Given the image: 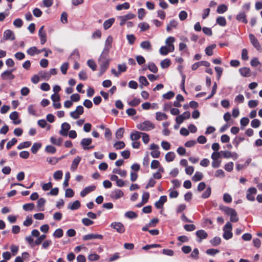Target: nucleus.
<instances>
[{
    "label": "nucleus",
    "mask_w": 262,
    "mask_h": 262,
    "mask_svg": "<svg viewBox=\"0 0 262 262\" xmlns=\"http://www.w3.org/2000/svg\"><path fill=\"white\" fill-rule=\"evenodd\" d=\"M41 144L40 143H35L31 147V151L33 154H36L37 151L41 148Z\"/></svg>",
    "instance_id": "obj_44"
},
{
    "label": "nucleus",
    "mask_w": 262,
    "mask_h": 262,
    "mask_svg": "<svg viewBox=\"0 0 262 262\" xmlns=\"http://www.w3.org/2000/svg\"><path fill=\"white\" fill-rule=\"evenodd\" d=\"M244 97L242 94H238L234 99V101L237 103H242L244 101Z\"/></svg>",
    "instance_id": "obj_59"
},
{
    "label": "nucleus",
    "mask_w": 262,
    "mask_h": 262,
    "mask_svg": "<svg viewBox=\"0 0 262 262\" xmlns=\"http://www.w3.org/2000/svg\"><path fill=\"white\" fill-rule=\"evenodd\" d=\"M45 49H43L42 50H39L35 47H32L30 48L27 50V53L31 56H33L35 54H38L40 53L42 51H45Z\"/></svg>",
    "instance_id": "obj_21"
},
{
    "label": "nucleus",
    "mask_w": 262,
    "mask_h": 262,
    "mask_svg": "<svg viewBox=\"0 0 262 262\" xmlns=\"http://www.w3.org/2000/svg\"><path fill=\"white\" fill-rule=\"evenodd\" d=\"M216 23L221 26L224 27L226 25V20L224 17L219 16L216 18Z\"/></svg>",
    "instance_id": "obj_43"
},
{
    "label": "nucleus",
    "mask_w": 262,
    "mask_h": 262,
    "mask_svg": "<svg viewBox=\"0 0 262 262\" xmlns=\"http://www.w3.org/2000/svg\"><path fill=\"white\" fill-rule=\"evenodd\" d=\"M260 125V121L257 119H254L251 122V126L253 128H257Z\"/></svg>",
    "instance_id": "obj_57"
},
{
    "label": "nucleus",
    "mask_w": 262,
    "mask_h": 262,
    "mask_svg": "<svg viewBox=\"0 0 262 262\" xmlns=\"http://www.w3.org/2000/svg\"><path fill=\"white\" fill-rule=\"evenodd\" d=\"M142 133L138 131L133 132L130 135L131 140L137 141L141 137Z\"/></svg>",
    "instance_id": "obj_26"
},
{
    "label": "nucleus",
    "mask_w": 262,
    "mask_h": 262,
    "mask_svg": "<svg viewBox=\"0 0 262 262\" xmlns=\"http://www.w3.org/2000/svg\"><path fill=\"white\" fill-rule=\"evenodd\" d=\"M80 207V202L78 201H74L72 204H69L68 208L71 210H76Z\"/></svg>",
    "instance_id": "obj_32"
},
{
    "label": "nucleus",
    "mask_w": 262,
    "mask_h": 262,
    "mask_svg": "<svg viewBox=\"0 0 262 262\" xmlns=\"http://www.w3.org/2000/svg\"><path fill=\"white\" fill-rule=\"evenodd\" d=\"M61 141L62 140H61V138L56 139L54 137H52L50 138L51 142L52 144H54L56 145H60L61 144Z\"/></svg>",
    "instance_id": "obj_54"
},
{
    "label": "nucleus",
    "mask_w": 262,
    "mask_h": 262,
    "mask_svg": "<svg viewBox=\"0 0 262 262\" xmlns=\"http://www.w3.org/2000/svg\"><path fill=\"white\" fill-rule=\"evenodd\" d=\"M111 227L119 233H123L125 231V227L121 222H113L111 224Z\"/></svg>",
    "instance_id": "obj_7"
},
{
    "label": "nucleus",
    "mask_w": 262,
    "mask_h": 262,
    "mask_svg": "<svg viewBox=\"0 0 262 262\" xmlns=\"http://www.w3.org/2000/svg\"><path fill=\"white\" fill-rule=\"evenodd\" d=\"M81 115H82V106L81 105L78 106L75 111L70 113L71 117L74 119L79 118Z\"/></svg>",
    "instance_id": "obj_17"
},
{
    "label": "nucleus",
    "mask_w": 262,
    "mask_h": 262,
    "mask_svg": "<svg viewBox=\"0 0 262 262\" xmlns=\"http://www.w3.org/2000/svg\"><path fill=\"white\" fill-rule=\"evenodd\" d=\"M140 103V100L139 99L135 98L133 100L129 101L128 104L131 106H136Z\"/></svg>",
    "instance_id": "obj_61"
},
{
    "label": "nucleus",
    "mask_w": 262,
    "mask_h": 262,
    "mask_svg": "<svg viewBox=\"0 0 262 262\" xmlns=\"http://www.w3.org/2000/svg\"><path fill=\"white\" fill-rule=\"evenodd\" d=\"M80 161L81 157L79 156L77 157L73 160L71 167V170L74 171L76 169L77 166L78 165Z\"/></svg>",
    "instance_id": "obj_25"
},
{
    "label": "nucleus",
    "mask_w": 262,
    "mask_h": 262,
    "mask_svg": "<svg viewBox=\"0 0 262 262\" xmlns=\"http://www.w3.org/2000/svg\"><path fill=\"white\" fill-rule=\"evenodd\" d=\"M160 64L162 69H166L170 65V60L168 58L165 59L161 61Z\"/></svg>",
    "instance_id": "obj_45"
},
{
    "label": "nucleus",
    "mask_w": 262,
    "mask_h": 262,
    "mask_svg": "<svg viewBox=\"0 0 262 262\" xmlns=\"http://www.w3.org/2000/svg\"><path fill=\"white\" fill-rule=\"evenodd\" d=\"M127 39L128 41V43L130 45L134 44L135 41L136 40V37L133 34H129L126 36Z\"/></svg>",
    "instance_id": "obj_63"
},
{
    "label": "nucleus",
    "mask_w": 262,
    "mask_h": 262,
    "mask_svg": "<svg viewBox=\"0 0 262 262\" xmlns=\"http://www.w3.org/2000/svg\"><path fill=\"white\" fill-rule=\"evenodd\" d=\"M140 47L147 51H151L152 50L151 43L148 40L141 42L140 43Z\"/></svg>",
    "instance_id": "obj_23"
},
{
    "label": "nucleus",
    "mask_w": 262,
    "mask_h": 262,
    "mask_svg": "<svg viewBox=\"0 0 262 262\" xmlns=\"http://www.w3.org/2000/svg\"><path fill=\"white\" fill-rule=\"evenodd\" d=\"M249 39L251 43L256 49L257 50H258L259 52H262V48L257 38L253 34H250L249 35Z\"/></svg>",
    "instance_id": "obj_8"
},
{
    "label": "nucleus",
    "mask_w": 262,
    "mask_h": 262,
    "mask_svg": "<svg viewBox=\"0 0 262 262\" xmlns=\"http://www.w3.org/2000/svg\"><path fill=\"white\" fill-rule=\"evenodd\" d=\"M159 146L152 143L150 145V149L151 150L150 155L154 158H158L160 156V151L159 150Z\"/></svg>",
    "instance_id": "obj_5"
},
{
    "label": "nucleus",
    "mask_w": 262,
    "mask_h": 262,
    "mask_svg": "<svg viewBox=\"0 0 262 262\" xmlns=\"http://www.w3.org/2000/svg\"><path fill=\"white\" fill-rule=\"evenodd\" d=\"M38 35L40 38L47 37L46 33L44 31V26H42L38 31Z\"/></svg>",
    "instance_id": "obj_60"
},
{
    "label": "nucleus",
    "mask_w": 262,
    "mask_h": 262,
    "mask_svg": "<svg viewBox=\"0 0 262 262\" xmlns=\"http://www.w3.org/2000/svg\"><path fill=\"white\" fill-rule=\"evenodd\" d=\"M135 17V15L132 13H129L126 15L120 16L118 18L120 20V25L123 26L127 20L132 19Z\"/></svg>",
    "instance_id": "obj_9"
},
{
    "label": "nucleus",
    "mask_w": 262,
    "mask_h": 262,
    "mask_svg": "<svg viewBox=\"0 0 262 262\" xmlns=\"http://www.w3.org/2000/svg\"><path fill=\"white\" fill-rule=\"evenodd\" d=\"M63 235V231L61 229H56L53 233V236L56 237H61Z\"/></svg>",
    "instance_id": "obj_64"
},
{
    "label": "nucleus",
    "mask_w": 262,
    "mask_h": 262,
    "mask_svg": "<svg viewBox=\"0 0 262 262\" xmlns=\"http://www.w3.org/2000/svg\"><path fill=\"white\" fill-rule=\"evenodd\" d=\"M46 238V235L45 234H42L40 236L39 235L37 237V238L35 240L34 243L36 245H40L42 242Z\"/></svg>",
    "instance_id": "obj_55"
},
{
    "label": "nucleus",
    "mask_w": 262,
    "mask_h": 262,
    "mask_svg": "<svg viewBox=\"0 0 262 262\" xmlns=\"http://www.w3.org/2000/svg\"><path fill=\"white\" fill-rule=\"evenodd\" d=\"M96 186L92 185L85 187L83 189V197L96 189Z\"/></svg>",
    "instance_id": "obj_29"
},
{
    "label": "nucleus",
    "mask_w": 262,
    "mask_h": 262,
    "mask_svg": "<svg viewBox=\"0 0 262 262\" xmlns=\"http://www.w3.org/2000/svg\"><path fill=\"white\" fill-rule=\"evenodd\" d=\"M136 127L140 130L148 132L154 129L155 127V125L151 122L147 120L138 123Z\"/></svg>",
    "instance_id": "obj_2"
},
{
    "label": "nucleus",
    "mask_w": 262,
    "mask_h": 262,
    "mask_svg": "<svg viewBox=\"0 0 262 262\" xmlns=\"http://www.w3.org/2000/svg\"><path fill=\"white\" fill-rule=\"evenodd\" d=\"M124 216L128 219H136L137 217V214L134 211H129L125 213Z\"/></svg>",
    "instance_id": "obj_42"
},
{
    "label": "nucleus",
    "mask_w": 262,
    "mask_h": 262,
    "mask_svg": "<svg viewBox=\"0 0 262 262\" xmlns=\"http://www.w3.org/2000/svg\"><path fill=\"white\" fill-rule=\"evenodd\" d=\"M174 51H170L168 50V47L165 46H162L159 50V53L162 55H166L169 52H172Z\"/></svg>",
    "instance_id": "obj_37"
},
{
    "label": "nucleus",
    "mask_w": 262,
    "mask_h": 262,
    "mask_svg": "<svg viewBox=\"0 0 262 262\" xmlns=\"http://www.w3.org/2000/svg\"><path fill=\"white\" fill-rule=\"evenodd\" d=\"M92 139L91 138H83V150H90L95 148V145L92 144Z\"/></svg>",
    "instance_id": "obj_4"
},
{
    "label": "nucleus",
    "mask_w": 262,
    "mask_h": 262,
    "mask_svg": "<svg viewBox=\"0 0 262 262\" xmlns=\"http://www.w3.org/2000/svg\"><path fill=\"white\" fill-rule=\"evenodd\" d=\"M240 74L244 77H249L250 76V70L247 67L242 68L239 69Z\"/></svg>",
    "instance_id": "obj_24"
},
{
    "label": "nucleus",
    "mask_w": 262,
    "mask_h": 262,
    "mask_svg": "<svg viewBox=\"0 0 262 262\" xmlns=\"http://www.w3.org/2000/svg\"><path fill=\"white\" fill-rule=\"evenodd\" d=\"M176 157L175 154L172 151L167 152L165 155V160L169 162L173 161Z\"/></svg>",
    "instance_id": "obj_34"
},
{
    "label": "nucleus",
    "mask_w": 262,
    "mask_h": 262,
    "mask_svg": "<svg viewBox=\"0 0 262 262\" xmlns=\"http://www.w3.org/2000/svg\"><path fill=\"white\" fill-rule=\"evenodd\" d=\"M46 203V200L43 198H40L37 201V207L39 209V210L43 211L44 210L43 207Z\"/></svg>",
    "instance_id": "obj_38"
},
{
    "label": "nucleus",
    "mask_w": 262,
    "mask_h": 262,
    "mask_svg": "<svg viewBox=\"0 0 262 262\" xmlns=\"http://www.w3.org/2000/svg\"><path fill=\"white\" fill-rule=\"evenodd\" d=\"M215 44H212L207 47L205 50V53L208 56H211L213 55V51L216 48Z\"/></svg>",
    "instance_id": "obj_28"
},
{
    "label": "nucleus",
    "mask_w": 262,
    "mask_h": 262,
    "mask_svg": "<svg viewBox=\"0 0 262 262\" xmlns=\"http://www.w3.org/2000/svg\"><path fill=\"white\" fill-rule=\"evenodd\" d=\"M87 64L89 67L93 71H95L97 68V65L95 61L93 59H89L87 61Z\"/></svg>",
    "instance_id": "obj_39"
},
{
    "label": "nucleus",
    "mask_w": 262,
    "mask_h": 262,
    "mask_svg": "<svg viewBox=\"0 0 262 262\" xmlns=\"http://www.w3.org/2000/svg\"><path fill=\"white\" fill-rule=\"evenodd\" d=\"M175 41V38L172 36L167 37L165 40L166 47H168V50L170 51H174V46L173 45Z\"/></svg>",
    "instance_id": "obj_14"
},
{
    "label": "nucleus",
    "mask_w": 262,
    "mask_h": 262,
    "mask_svg": "<svg viewBox=\"0 0 262 262\" xmlns=\"http://www.w3.org/2000/svg\"><path fill=\"white\" fill-rule=\"evenodd\" d=\"M110 61L109 53L102 52L98 59L100 69L99 76H101L108 69Z\"/></svg>",
    "instance_id": "obj_1"
},
{
    "label": "nucleus",
    "mask_w": 262,
    "mask_h": 262,
    "mask_svg": "<svg viewBox=\"0 0 262 262\" xmlns=\"http://www.w3.org/2000/svg\"><path fill=\"white\" fill-rule=\"evenodd\" d=\"M3 39L4 40H13L15 39V34L11 30H6L4 32Z\"/></svg>",
    "instance_id": "obj_16"
},
{
    "label": "nucleus",
    "mask_w": 262,
    "mask_h": 262,
    "mask_svg": "<svg viewBox=\"0 0 262 262\" xmlns=\"http://www.w3.org/2000/svg\"><path fill=\"white\" fill-rule=\"evenodd\" d=\"M10 118L13 121V123L14 124H19L20 123L21 121L20 120L18 119V114L17 112H13L10 114Z\"/></svg>",
    "instance_id": "obj_20"
},
{
    "label": "nucleus",
    "mask_w": 262,
    "mask_h": 262,
    "mask_svg": "<svg viewBox=\"0 0 262 262\" xmlns=\"http://www.w3.org/2000/svg\"><path fill=\"white\" fill-rule=\"evenodd\" d=\"M233 165L232 162H228L225 165L224 168L227 171H231L233 170Z\"/></svg>",
    "instance_id": "obj_62"
},
{
    "label": "nucleus",
    "mask_w": 262,
    "mask_h": 262,
    "mask_svg": "<svg viewBox=\"0 0 262 262\" xmlns=\"http://www.w3.org/2000/svg\"><path fill=\"white\" fill-rule=\"evenodd\" d=\"M124 134V129L123 128H118L115 134L116 138L117 139H121L123 136Z\"/></svg>",
    "instance_id": "obj_48"
},
{
    "label": "nucleus",
    "mask_w": 262,
    "mask_h": 262,
    "mask_svg": "<svg viewBox=\"0 0 262 262\" xmlns=\"http://www.w3.org/2000/svg\"><path fill=\"white\" fill-rule=\"evenodd\" d=\"M196 235L200 238L199 242L207 238V233L204 230H199L196 232Z\"/></svg>",
    "instance_id": "obj_22"
},
{
    "label": "nucleus",
    "mask_w": 262,
    "mask_h": 262,
    "mask_svg": "<svg viewBox=\"0 0 262 262\" xmlns=\"http://www.w3.org/2000/svg\"><path fill=\"white\" fill-rule=\"evenodd\" d=\"M103 236L102 235L99 234H89L87 235H85L83 236V240L84 241H89V240H92L94 239H102L103 238Z\"/></svg>",
    "instance_id": "obj_15"
},
{
    "label": "nucleus",
    "mask_w": 262,
    "mask_h": 262,
    "mask_svg": "<svg viewBox=\"0 0 262 262\" xmlns=\"http://www.w3.org/2000/svg\"><path fill=\"white\" fill-rule=\"evenodd\" d=\"M190 117V113L189 112H185L182 114L177 116L176 118V122L180 125L184 120L189 119Z\"/></svg>",
    "instance_id": "obj_11"
},
{
    "label": "nucleus",
    "mask_w": 262,
    "mask_h": 262,
    "mask_svg": "<svg viewBox=\"0 0 262 262\" xmlns=\"http://www.w3.org/2000/svg\"><path fill=\"white\" fill-rule=\"evenodd\" d=\"M130 5L128 3H124L122 4L118 5L116 6V9L118 11H120L122 10H127L129 8Z\"/></svg>",
    "instance_id": "obj_35"
},
{
    "label": "nucleus",
    "mask_w": 262,
    "mask_h": 262,
    "mask_svg": "<svg viewBox=\"0 0 262 262\" xmlns=\"http://www.w3.org/2000/svg\"><path fill=\"white\" fill-rule=\"evenodd\" d=\"M167 201V196L166 195H162L160 197L159 200L157 201L155 204V207L157 208L160 209L163 207L164 204Z\"/></svg>",
    "instance_id": "obj_18"
},
{
    "label": "nucleus",
    "mask_w": 262,
    "mask_h": 262,
    "mask_svg": "<svg viewBox=\"0 0 262 262\" xmlns=\"http://www.w3.org/2000/svg\"><path fill=\"white\" fill-rule=\"evenodd\" d=\"M148 69L150 71L153 73H157L158 72V68L156 64L153 62H149L148 64Z\"/></svg>",
    "instance_id": "obj_49"
},
{
    "label": "nucleus",
    "mask_w": 262,
    "mask_h": 262,
    "mask_svg": "<svg viewBox=\"0 0 262 262\" xmlns=\"http://www.w3.org/2000/svg\"><path fill=\"white\" fill-rule=\"evenodd\" d=\"M70 178V174L69 172H67L65 174L64 181L63 183V185L64 187H68L69 185V181Z\"/></svg>",
    "instance_id": "obj_58"
},
{
    "label": "nucleus",
    "mask_w": 262,
    "mask_h": 262,
    "mask_svg": "<svg viewBox=\"0 0 262 262\" xmlns=\"http://www.w3.org/2000/svg\"><path fill=\"white\" fill-rule=\"evenodd\" d=\"M236 19L245 24H247L248 22L244 12H241L238 14L236 16Z\"/></svg>",
    "instance_id": "obj_31"
},
{
    "label": "nucleus",
    "mask_w": 262,
    "mask_h": 262,
    "mask_svg": "<svg viewBox=\"0 0 262 262\" xmlns=\"http://www.w3.org/2000/svg\"><path fill=\"white\" fill-rule=\"evenodd\" d=\"M14 71V69L8 70L3 72L1 74V77L3 80H12L15 77L14 75L12 74Z\"/></svg>",
    "instance_id": "obj_6"
},
{
    "label": "nucleus",
    "mask_w": 262,
    "mask_h": 262,
    "mask_svg": "<svg viewBox=\"0 0 262 262\" xmlns=\"http://www.w3.org/2000/svg\"><path fill=\"white\" fill-rule=\"evenodd\" d=\"M227 9L226 5L222 4L218 6L216 11L219 14H223L227 10Z\"/></svg>",
    "instance_id": "obj_46"
},
{
    "label": "nucleus",
    "mask_w": 262,
    "mask_h": 262,
    "mask_svg": "<svg viewBox=\"0 0 262 262\" xmlns=\"http://www.w3.org/2000/svg\"><path fill=\"white\" fill-rule=\"evenodd\" d=\"M63 173L62 171L61 170H57L53 174V177L54 179L58 180H60L62 178Z\"/></svg>",
    "instance_id": "obj_56"
},
{
    "label": "nucleus",
    "mask_w": 262,
    "mask_h": 262,
    "mask_svg": "<svg viewBox=\"0 0 262 262\" xmlns=\"http://www.w3.org/2000/svg\"><path fill=\"white\" fill-rule=\"evenodd\" d=\"M113 172L114 173H117L119 174L122 177H125L127 174V172L125 170H121L118 168H114L113 170Z\"/></svg>",
    "instance_id": "obj_40"
},
{
    "label": "nucleus",
    "mask_w": 262,
    "mask_h": 262,
    "mask_svg": "<svg viewBox=\"0 0 262 262\" xmlns=\"http://www.w3.org/2000/svg\"><path fill=\"white\" fill-rule=\"evenodd\" d=\"M211 193V189L210 187H208L206 190L204 191V192L202 195V198L203 199H207L208 198Z\"/></svg>",
    "instance_id": "obj_51"
},
{
    "label": "nucleus",
    "mask_w": 262,
    "mask_h": 262,
    "mask_svg": "<svg viewBox=\"0 0 262 262\" xmlns=\"http://www.w3.org/2000/svg\"><path fill=\"white\" fill-rule=\"evenodd\" d=\"M113 38L112 36H108L105 41V46L103 50V52L109 53L110 49L112 48V44L113 42Z\"/></svg>",
    "instance_id": "obj_13"
},
{
    "label": "nucleus",
    "mask_w": 262,
    "mask_h": 262,
    "mask_svg": "<svg viewBox=\"0 0 262 262\" xmlns=\"http://www.w3.org/2000/svg\"><path fill=\"white\" fill-rule=\"evenodd\" d=\"M257 193V190L254 187L249 188L246 194V198L250 201H254L255 200L254 195Z\"/></svg>",
    "instance_id": "obj_10"
},
{
    "label": "nucleus",
    "mask_w": 262,
    "mask_h": 262,
    "mask_svg": "<svg viewBox=\"0 0 262 262\" xmlns=\"http://www.w3.org/2000/svg\"><path fill=\"white\" fill-rule=\"evenodd\" d=\"M70 125L67 122H64L61 124V129L59 131V134L62 136H67L68 135V131L70 129Z\"/></svg>",
    "instance_id": "obj_12"
},
{
    "label": "nucleus",
    "mask_w": 262,
    "mask_h": 262,
    "mask_svg": "<svg viewBox=\"0 0 262 262\" xmlns=\"http://www.w3.org/2000/svg\"><path fill=\"white\" fill-rule=\"evenodd\" d=\"M232 228V225L230 222H227L223 228L224 233L223 235V237L226 239H230L232 236V233L231 232Z\"/></svg>",
    "instance_id": "obj_3"
},
{
    "label": "nucleus",
    "mask_w": 262,
    "mask_h": 262,
    "mask_svg": "<svg viewBox=\"0 0 262 262\" xmlns=\"http://www.w3.org/2000/svg\"><path fill=\"white\" fill-rule=\"evenodd\" d=\"M156 119L158 121H162L167 118V116L166 114L162 112H157L156 113Z\"/></svg>",
    "instance_id": "obj_36"
},
{
    "label": "nucleus",
    "mask_w": 262,
    "mask_h": 262,
    "mask_svg": "<svg viewBox=\"0 0 262 262\" xmlns=\"http://www.w3.org/2000/svg\"><path fill=\"white\" fill-rule=\"evenodd\" d=\"M203 178V175L200 171H196L194 175L192 178V180L194 182H198L201 180Z\"/></svg>",
    "instance_id": "obj_33"
},
{
    "label": "nucleus",
    "mask_w": 262,
    "mask_h": 262,
    "mask_svg": "<svg viewBox=\"0 0 262 262\" xmlns=\"http://www.w3.org/2000/svg\"><path fill=\"white\" fill-rule=\"evenodd\" d=\"M23 208L25 211H31L34 209V205L33 203L25 204L23 205Z\"/></svg>",
    "instance_id": "obj_53"
},
{
    "label": "nucleus",
    "mask_w": 262,
    "mask_h": 262,
    "mask_svg": "<svg viewBox=\"0 0 262 262\" xmlns=\"http://www.w3.org/2000/svg\"><path fill=\"white\" fill-rule=\"evenodd\" d=\"M31 145V142L30 141H26L22 143H20L17 147V149L20 150L23 148H28L30 147Z\"/></svg>",
    "instance_id": "obj_41"
},
{
    "label": "nucleus",
    "mask_w": 262,
    "mask_h": 262,
    "mask_svg": "<svg viewBox=\"0 0 262 262\" xmlns=\"http://www.w3.org/2000/svg\"><path fill=\"white\" fill-rule=\"evenodd\" d=\"M138 28L140 29L141 32H144L148 30L149 29V25L146 22H142L138 24Z\"/></svg>",
    "instance_id": "obj_30"
},
{
    "label": "nucleus",
    "mask_w": 262,
    "mask_h": 262,
    "mask_svg": "<svg viewBox=\"0 0 262 262\" xmlns=\"http://www.w3.org/2000/svg\"><path fill=\"white\" fill-rule=\"evenodd\" d=\"M125 143L123 141H117L114 144V147L116 150H119L125 147Z\"/></svg>",
    "instance_id": "obj_47"
},
{
    "label": "nucleus",
    "mask_w": 262,
    "mask_h": 262,
    "mask_svg": "<svg viewBox=\"0 0 262 262\" xmlns=\"http://www.w3.org/2000/svg\"><path fill=\"white\" fill-rule=\"evenodd\" d=\"M123 196V192L120 189H115L111 192V197L114 199H118Z\"/></svg>",
    "instance_id": "obj_19"
},
{
    "label": "nucleus",
    "mask_w": 262,
    "mask_h": 262,
    "mask_svg": "<svg viewBox=\"0 0 262 262\" xmlns=\"http://www.w3.org/2000/svg\"><path fill=\"white\" fill-rule=\"evenodd\" d=\"M221 241V238L216 236L211 239L210 243L212 246H216L220 244Z\"/></svg>",
    "instance_id": "obj_50"
},
{
    "label": "nucleus",
    "mask_w": 262,
    "mask_h": 262,
    "mask_svg": "<svg viewBox=\"0 0 262 262\" xmlns=\"http://www.w3.org/2000/svg\"><path fill=\"white\" fill-rule=\"evenodd\" d=\"M115 22V18H111L105 20L103 23V28L104 30L109 29Z\"/></svg>",
    "instance_id": "obj_27"
},
{
    "label": "nucleus",
    "mask_w": 262,
    "mask_h": 262,
    "mask_svg": "<svg viewBox=\"0 0 262 262\" xmlns=\"http://www.w3.org/2000/svg\"><path fill=\"white\" fill-rule=\"evenodd\" d=\"M118 72L120 75L121 73L125 72L127 70V67L125 63H123L118 65Z\"/></svg>",
    "instance_id": "obj_52"
}]
</instances>
